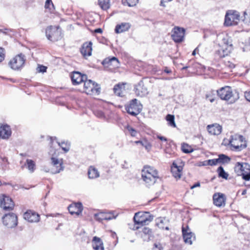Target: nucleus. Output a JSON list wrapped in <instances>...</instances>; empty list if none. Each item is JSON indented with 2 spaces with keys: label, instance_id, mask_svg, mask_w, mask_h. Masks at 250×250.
<instances>
[{
  "label": "nucleus",
  "instance_id": "nucleus-1",
  "mask_svg": "<svg viewBox=\"0 0 250 250\" xmlns=\"http://www.w3.org/2000/svg\"><path fill=\"white\" fill-rule=\"evenodd\" d=\"M142 178L147 186H150L156 183L159 176L156 169L146 166L142 170Z\"/></svg>",
  "mask_w": 250,
  "mask_h": 250
},
{
  "label": "nucleus",
  "instance_id": "nucleus-2",
  "mask_svg": "<svg viewBox=\"0 0 250 250\" xmlns=\"http://www.w3.org/2000/svg\"><path fill=\"white\" fill-rule=\"evenodd\" d=\"M49 154L52 156L51 158L50 168L44 169L46 172H49L52 174H55L60 173L63 170L64 167L63 166V160L62 159H59L54 156L56 154V150L51 148L49 151Z\"/></svg>",
  "mask_w": 250,
  "mask_h": 250
},
{
  "label": "nucleus",
  "instance_id": "nucleus-3",
  "mask_svg": "<svg viewBox=\"0 0 250 250\" xmlns=\"http://www.w3.org/2000/svg\"><path fill=\"white\" fill-rule=\"evenodd\" d=\"M133 219L135 224L133 229L136 230L148 225L153 220V217L148 212H139L135 214Z\"/></svg>",
  "mask_w": 250,
  "mask_h": 250
},
{
  "label": "nucleus",
  "instance_id": "nucleus-4",
  "mask_svg": "<svg viewBox=\"0 0 250 250\" xmlns=\"http://www.w3.org/2000/svg\"><path fill=\"white\" fill-rule=\"evenodd\" d=\"M238 176H242L243 179L250 180V165L247 163L237 162L234 167Z\"/></svg>",
  "mask_w": 250,
  "mask_h": 250
},
{
  "label": "nucleus",
  "instance_id": "nucleus-5",
  "mask_svg": "<svg viewBox=\"0 0 250 250\" xmlns=\"http://www.w3.org/2000/svg\"><path fill=\"white\" fill-rule=\"evenodd\" d=\"M229 144L232 150L237 151H241L247 146L244 137L238 134L231 136Z\"/></svg>",
  "mask_w": 250,
  "mask_h": 250
},
{
  "label": "nucleus",
  "instance_id": "nucleus-6",
  "mask_svg": "<svg viewBox=\"0 0 250 250\" xmlns=\"http://www.w3.org/2000/svg\"><path fill=\"white\" fill-rule=\"evenodd\" d=\"M47 39L52 42H56L61 39L62 32L59 26H48L45 30Z\"/></svg>",
  "mask_w": 250,
  "mask_h": 250
},
{
  "label": "nucleus",
  "instance_id": "nucleus-7",
  "mask_svg": "<svg viewBox=\"0 0 250 250\" xmlns=\"http://www.w3.org/2000/svg\"><path fill=\"white\" fill-rule=\"evenodd\" d=\"M25 61V56L21 53L10 60L8 64L13 70H19L23 67Z\"/></svg>",
  "mask_w": 250,
  "mask_h": 250
},
{
  "label": "nucleus",
  "instance_id": "nucleus-8",
  "mask_svg": "<svg viewBox=\"0 0 250 250\" xmlns=\"http://www.w3.org/2000/svg\"><path fill=\"white\" fill-rule=\"evenodd\" d=\"M84 90L87 94L97 95L100 93V85L93 81L89 80L84 82Z\"/></svg>",
  "mask_w": 250,
  "mask_h": 250
},
{
  "label": "nucleus",
  "instance_id": "nucleus-9",
  "mask_svg": "<svg viewBox=\"0 0 250 250\" xmlns=\"http://www.w3.org/2000/svg\"><path fill=\"white\" fill-rule=\"evenodd\" d=\"M125 109L128 114L132 116H136L141 112L142 105L136 99H134L125 106Z\"/></svg>",
  "mask_w": 250,
  "mask_h": 250
},
{
  "label": "nucleus",
  "instance_id": "nucleus-10",
  "mask_svg": "<svg viewBox=\"0 0 250 250\" xmlns=\"http://www.w3.org/2000/svg\"><path fill=\"white\" fill-rule=\"evenodd\" d=\"M232 49V46L231 42L229 41L228 39L224 38L220 48L217 51V53L220 57L223 58L228 56L230 53Z\"/></svg>",
  "mask_w": 250,
  "mask_h": 250
},
{
  "label": "nucleus",
  "instance_id": "nucleus-11",
  "mask_svg": "<svg viewBox=\"0 0 250 250\" xmlns=\"http://www.w3.org/2000/svg\"><path fill=\"white\" fill-rule=\"evenodd\" d=\"M240 15L236 11H229L226 13L225 19V25L227 26L235 25L238 23Z\"/></svg>",
  "mask_w": 250,
  "mask_h": 250
},
{
  "label": "nucleus",
  "instance_id": "nucleus-12",
  "mask_svg": "<svg viewBox=\"0 0 250 250\" xmlns=\"http://www.w3.org/2000/svg\"><path fill=\"white\" fill-rule=\"evenodd\" d=\"M2 222L8 228H13L18 224V217L14 213L6 214L2 217Z\"/></svg>",
  "mask_w": 250,
  "mask_h": 250
},
{
  "label": "nucleus",
  "instance_id": "nucleus-13",
  "mask_svg": "<svg viewBox=\"0 0 250 250\" xmlns=\"http://www.w3.org/2000/svg\"><path fill=\"white\" fill-rule=\"evenodd\" d=\"M0 207L3 210H11L14 207V203L12 199L4 194L0 195Z\"/></svg>",
  "mask_w": 250,
  "mask_h": 250
},
{
  "label": "nucleus",
  "instance_id": "nucleus-14",
  "mask_svg": "<svg viewBox=\"0 0 250 250\" xmlns=\"http://www.w3.org/2000/svg\"><path fill=\"white\" fill-rule=\"evenodd\" d=\"M218 96L221 99L228 101L232 97V91L230 87L225 86L217 91Z\"/></svg>",
  "mask_w": 250,
  "mask_h": 250
},
{
  "label": "nucleus",
  "instance_id": "nucleus-15",
  "mask_svg": "<svg viewBox=\"0 0 250 250\" xmlns=\"http://www.w3.org/2000/svg\"><path fill=\"white\" fill-rule=\"evenodd\" d=\"M182 234L184 242L187 244L191 245L192 241L195 239V234L191 231L188 226L182 227Z\"/></svg>",
  "mask_w": 250,
  "mask_h": 250
},
{
  "label": "nucleus",
  "instance_id": "nucleus-16",
  "mask_svg": "<svg viewBox=\"0 0 250 250\" xmlns=\"http://www.w3.org/2000/svg\"><path fill=\"white\" fill-rule=\"evenodd\" d=\"M134 92L137 96L143 97L148 94L147 88L145 86L143 81H140L134 87Z\"/></svg>",
  "mask_w": 250,
  "mask_h": 250
},
{
  "label": "nucleus",
  "instance_id": "nucleus-17",
  "mask_svg": "<svg viewBox=\"0 0 250 250\" xmlns=\"http://www.w3.org/2000/svg\"><path fill=\"white\" fill-rule=\"evenodd\" d=\"M102 64L105 67H109L111 69L118 68L120 66L119 60L115 57L104 59Z\"/></svg>",
  "mask_w": 250,
  "mask_h": 250
},
{
  "label": "nucleus",
  "instance_id": "nucleus-18",
  "mask_svg": "<svg viewBox=\"0 0 250 250\" xmlns=\"http://www.w3.org/2000/svg\"><path fill=\"white\" fill-rule=\"evenodd\" d=\"M185 30L183 28L180 27H175L173 30V34H172V39L175 42H181L184 37Z\"/></svg>",
  "mask_w": 250,
  "mask_h": 250
},
{
  "label": "nucleus",
  "instance_id": "nucleus-19",
  "mask_svg": "<svg viewBox=\"0 0 250 250\" xmlns=\"http://www.w3.org/2000/svg\"><path fill=\"white\" fill-rule=\"evenodd\" d=\"M23 218L30 223H36L40 221L39 215L36 212L30 210L27 211L24 213Z\"/></svg>",
  "mask_w": 250,
  "mask_h": 250
},
{
  "label": "nucleus",
  "instance_id": "nucleus-20",
  "mask_svg": "<svg viewBox=\"0 0 250 250\" xmlns=\"http://www.w3.org/2000/svg\"><path fill=\"white\" fill-rule=\"evenodd\" d=\"M72 83L74 85H77L82 82H84L87 79L85 75H82L79 72H74L71 75Z\"/></svg>",
  "mask_w": 250,
  "mask_h": 250
},
{
  "label": "nucleus",
  "instance_id": "nucleus-21",
  "mask_svg": "<svg viewBox=\"0 0 250 250\" xmlns=\"http://www.w3.org/2000/svg\"><path fill=\"white\" fill-rule=\"evenodd\" d=\"M95 219L101 222L103 220H110L113 219H115V216L112 213H104V212H99L95 213L94 214Z\"/></svg>",
  "mask_w": 250,
  "mask_h": 250
},
{
  "label": "nucleus",
  "instance_id": "nucleus-22",
  "mask_svg": "<svg viewBox=\"0 0 250 250\" xmlns=\"http://www.w3.org/2000/svg\"><path fill=\"white\" fill-rule=\"evenodd\" d=\"M214 204L219 207L225 205V197L223 194L221 193H215L213 196Z\"/></svg>",
  "mask_w": 250,
  "mask_h": 250
},
{
  "label": "nucleus",
  "instance_id": "nucleus-23",
  "mask_svg": "<svg viewBox=\"0 0 250 250\" xmlns=\"http://www.w3.org/2000/svg\"><path fill=\"white\" fill-rule=\"evenodd\" d=\"M68 209L71 214L79 215L82 212L83 206L81 203L72 204L68 207Z\"/></svg>",
  "mask_w": 250,
  "mask_h": 250
},
{
  "label": "nucleus",
  "instance_id": "nucleus-24",
  "mask_svg": "<svg viewBox=\"0 0 250 250\" xmlns=\"http://www.w3.org/2000/svg\"><path fill=\"white\" fill-rule=\"evenodd\" d=\"M92 43L91 42H86L83 44L81 52L84 58L91 55L92 50Z\"/></svg>",
  "mask_w": 250,
  "mask_h": 250
},
{
  "label": "nucleus",
  "instance_id": "nucleus-25",
  "mask_svg": "<svg viewBox=\"0 0 250 250\" xmlns=\"http://www.w3.org/2000/svg\"><path fill=\"white\" fill-rule=\"evenodd\" d=\"M11 135L10 126L7 125L0 126V139H7Z\"/></svg>",
  "mask_w": 250,
  "mask_h": 250
},
{
  "label": "nucleus",
  "instance_id": "nucleus-26",
  "mask_svg": "<svg viewBox=\"0 0 250 250\" xmlns=\"http://www.w3.org/2000/svg\"><path fill=\"white\" fill-rule=\"evenodd\" d=\"M222 126L217 124L210 125L207 126L208 131L210 135H219L222 132Z\"/></svg>",
  "mask_w": 250,
  "mask_h": 250
},
{
  "label": "nucleus",
  "instance_id": "nucleus-27",
  "mask_svg": "<svg viewBox=\"0 0 250 250\" xmlns=\"http://www.w3.org/2000/svg\"><path fill=\"white\" fill-rule=\"evenodd\" d=\"M131 27V24L129 22H122L117 24L115 28V31L116 33H122L127 31Z\"/></svg>",
  "mask_w": 250,
  "mask_h": 250
},
{
  "label": "nucleus",
  "instance_id": "nucleus-28",
  "mask_svg": "<svg viewBox=\"0 0 250 250\" xmlns=\"http://www.w3.org/2000/svg\"><path fill=\"white\" fill-rule=\"evenodd\" d=\"M92 247L94 250H104L102 240L97 236H94L93 238Z\"/></svg>",
  "mask_w": 250,
  "mask_h": 250
},
{
  "label": "nucleus",
  "instance_id": "nucleus-29",
  "mask_svg": "<svg viewBox=\"0 0 250 250\" xmlns=\"http://www.w3.org/2000/svg\"><path fill=\"white\" fill-rule=\"evenodd\" d=\"M182 168L178 167L175 163H173L171 168V171L173 176L176 179H180L181 176Z\"/></svg>",
  "mask_w": 250,
  "mask_h": 250
},
{
  "label": "nucleus",
  "instance_id": "nucleus-30",
  "mask_svg": "<svg viewBox=\"0 0 250 250\" xmlns=\"http://www.w3.org/2000/svg\"><path fill=\"white\" fill-rule=\"evenodd\" d=\"M88 177L90 179H94L99 177L100 174L98 170L94 167L91 166L88 171Z\"/></svg>",
  "mask_w": 250,
  "mask_h": 250
},
{
  "label": "nucleus",
  "instance_id": "nucleus-31",
  "mask_svg": "<svg viewBox=\"0 0 250 250\" xmlns=\"http://www.w3.org/2000/svg\"><path fill=\"white\" fill-rule=\"evenodd\" d=\"M166 223L167 220L166 218H159L156 220V225L159 228L168 230V227L166 225Z\"/></svg>",
  "mask_w": 250,
  "mask_h": 250
},
{
  "label": "nucleus",
  "instance_id": "nucleus-32",
  "mask_svg": "<svg viewBox=\"0 0 250 250\" xmlns=\"http://www.w3.org/2000/svg\"><path fill=\"white\" fill-rule=\"evenodd\" d=\"M25 165L26 166L28 170L31 173H33L36 169L35 163L31 159H27Z\"/></svg>",
  "mask_w": 250,
  "mask_h": 250
},
{
  "label": "nucleus",
  "instance_id": "nucleus-33",
  "mask_svg": "<svg viewBox=\"0 0 250 250\" xmlns=\"http://www.w3.org/2000/svg\"><path fill=\"white\" fill-rule=\"evenodd\" d=\"M99 5L102 9L106 10L109 8V0H99Z\"/></svg>",
  "mask_w": 250,
  "mask_h": 250
},
{
  "label": "nucleus",
  "instance_id": "nucleus-34",
  "mask_svg": "<svg viewBox=\"0 0 250 250\" xmlns=\"http://www.w3.org/2000/svg\"><path fill=\"white\" fill-rule=\"evenodd\" d=\"M217 172L218 173L219 177H222L225 179H228L229 174L225 171L222 167L220 166L218 168Z\"/></svg>",
  "mask_w": 250,
  "mask_h": 250
},
{
  "label": "nucleus",
  "instance_id": "nucleus-35",
  "mask_svg": "<svg viewBox=\"0 0 250 250\" xmlns=\"http://www.w3.org/2000/svg\"><path fill=\"white\" fill-rule=\"evenodd\" d=\"M58 146H60L63 150H64L65 152H68L70 149V144L66 142H62V143L57 142Z\"/></svg>",
  "mask_w": 250,
  "mask_h": 250
},
{
  "label": "nucleus",
  "instance_id": "nucleus-36",
  "mask_svg": "<svg viewBox=\"0 0 250 250\" xmlns=\"http://www.w3.org/2000/svg\"><path fill=\"white\" fill-rule=\"evenodd\" d=\"M139 0H122V3L124 5H127L129 7L135 6L138 2Z\"/></svg>",
  "mask_w": 250,
  "mask_h": 250
},
{
  "label": "nucleus",
  "instance_id": "nucleus-37",
  "mask_svg": "<svg viewBox=\"0 0 250 250\" xmlns=\"http://www.w3.org/2000/svg\"><path fill=\"white\" fill-rule=\"evenodd\" d=\"M219 163H228L229 162L230 159L227 156L224 154H221L219 156V158H217Z\"/></svg>",
  "mask_w": 250,
  "mask_h": 250
},
{
  "label": "nucleus",
  "instance_id": "nucleus-38",
  "mask_svg": "<svg viewBox=\"0 0 250 250\" xmlns=\"http://www.w3.org/2000/svg\"><path fill=\"white\" fill-rule=\"evenodd\" d=\"M182 150L185 153H189L193 151V149L190 146L185 143L182 145Z\"/></svg>",
  "mask_w": 250,
  "mask_h": 250
},
{
  "label": "nucleus",
  "instance_id": "nucleus-39",
  "mask_svg": "<svg viewBox=\"0 0 250 250\" xmlns=\"http://www.w3.org/2000/svg\"><path fill=\"white\" fill-rule=\"evenodd\" d=\"M166 119L168 122L170 126L175 127L176 124L174 121V116L173 115L168 114L166 117Z\"/></svg>",
  "mask_w": 250,
  "mask_h": 250
},
{
  "label": "nucleus",
  "instance_id": "nucleus-40",
  "mask_svg": "<svg viewBox=\"0 0 250 250\" xmlns=\"http://www.w3.org/2000/svg\"><path fill=\"white\" fill-rule=\"evenodd\" d=\"M243 21L247 25H250V11L244 12Z\"/></svg>",
  "mask_w": 250,
  "mask_h": 250
},
{
  "label": "nucleus",
  "instance_id": "nucleus-41",
  "mask_svg": "<svg viewBox=\"0 0 250 250\" xmlns=\"http://www.w3.org/2000/svg\"><path fill=\"white\" fill-rule=\"evenodd\" d=\"M114 92L115 94L119 96H123L122 93V89H121V86L119 84H117L115 85L114 88H113Z\"/></svg>",
  "mask_w": 250,
  "mask_h": 250
},
{
  "label": "nucleus",
  "instance_id": "nucleus-42",
  "mask_svg": "<svg viewBox=\"0 0 250 250\" xmlns=\"http://www.w3.org/2000/svg\"><path fill=\"white\" fill-rule=\"evenodd\" d=\"M142 146H144L146 149L148 151L151 149L152 147V145L150 144V143L146 139L143 140Z\"/></svg>",
  "mask_w": 250,
  "mask_h": 250
},
{
  "label": "nucleus",
  "instance_id": "nucleus-43",
  "mask_svg": "<svg viewBox=\"0 0 250 250\" xmlns=\"http://www.w3.org/2000/svg\"><path fill=\"white\" fill-rule=\"evenodd\" d=\"M215 94L212 92L206 95V99L209 101L210 103H213L215 101Z\"/></svg>",
  "mask_w": 250,
  "mask_h": 250
},
{
  "label": "nucleus",
  "instance_id": "nucleus-44",
  "mask_svg": "<svg viewBox=\"0 0 250 250\" xmlns=\"http://www.w3.org/2000/svg\"><path fill=\"white\" fill-rule=\"evenodd\" d=\"M94 113L96 116L100 118H104V114L101 110H97L94 112Z\"/></svg>",
  "mask_w": 250,
  "mask_h": 250
},
{
  "label": "nucleus",
  "instance_id": "nucleus-45",
  "mask_svg": "<svg viewBox=\"0 0 250 250\" xmlns=\"http://www.w3.org/2000/svg\"><path fill=\"white\" fill-rule=\"evenodd\" d=\"M225 65L226 66L229 68L230 69L234 68L235 66V64L234 63V62L229 61H226Z\"/></svg>",
  "mask_w": 250,
  "mask_h": 250
},
{
  "label": "nucleus",
  "instance_id": "nucleus-46",
  "mask_svg": "<svg viewBox=\"0 0 250 250\" xmlns=\"http://www.w3.org/2000/svg\"><path fill=\"white\" fill-rule=\"evenodd\" d=\"M127 129L129 132V133H130V134L132 136L134 137V136H136V135L137 134V132L136 130H135L134 129H133V128H132L130 126H127Z\"/></svg>",
  "mask_w": 250,
  "mask_h": 250
},
{
  "label": "nucleus",
  "instance_id": "nucleus-47",
  "mask_svg": "<svg viewBox=\"0 0 250 250\" xmlns=\"http://www.w3.org/2000/svg\"><path fill=\"white\" fill-rule=\"evenodd\" d=\"M46 69H47V67L44 66H43V65H39L37 68V71L38 72H46Z\"/></svg>",
  "mask_w": 250,
  "mask_h": 250
},
{
  "label": "nucleus",
  "instance_id": "nucleus-48",
  "mask_svg": "<svg viewBox=\"0 0 250 250\" xmlns=\"http://www.w3.org/2000/svg\"><path fill=\"white\" fill-rule=\"evenodd\" d=\"M209 166H215L218 164V160L217 159H209L208 160Z\"/></svg>",
  "mask_w": 250,
  "mask_h": 250
},
{
  "label": "nucleus",
  "instance_id": "nucleus-49",
  "mask_svg": "<svg viewBox=\"0 0 250 250\" xmlns=\"http://www.w3.org/2000/svg\"><path fill=\"white\" fill-rule=\"evenodd\" d=\"M5 57V53L2 48L0 47V62H2Z\"/></svg>",
  "mask_w": 250,
  "mask_h": 250
},
{
  "label": "nucleus",
  "instance_id": "nucleus-50",
  "mask_svg": "<svg viewBox=\"0 0 250 250\" xmlns=\"http://www.w3.org/2000/svg\"><path fill=\"white\" fill-rule=\"evenodd\" d=\"M162 247L161 244L160 243H155L154 245V247L153 248V250H162Z\"/></svg>",
  "mask_w": 250,
  "mask_h": 250
},
{
  "label": "nucleus",
  "instance_id": "nucleus-51",
  "mask_svg": "<svg viewBox=\"0 0 250 250\" xmlns=\"http://www.w3.org/2000/svg\"><path fill=\"white\" fill-rule=\"evenodd\" d=\"M51 5L53 7L54 6L51 0H46L45 4V8H50V5Z\"/></svg>",
  "mask_w": 250,
  "mask_h": 250
},
{
  "label": "nucleus",
  "instance_id": "nucleus-52",
  "mask_svg": "<svg viewBox=\"0 0 250 250\" xmlns=\"http://www.w3.org/2000/svg\"><path fill=\"white\" fill-rule=\"evenodd\" d=\"M142 231L145 234H149L151 232L150 229L147 227H144L142 230Z\"/></svg>",
  "mask_w": 250,
  "mask_h": 250
},
{
  "label": "nucleus",
  "instance_id": "nucleus-53",
  "mask_svg": "<svg viewBox=\"0 0 250 250\" xmlns=\"http://www.w3.org/2000/svg\"><path fill=\"white\" fill-rule=\"evenodd\" d=\"M9 31H11V30L7 28L0 29V33H3L5 35H8Z\"/></svg>",
  "mask_w": 250,
  "mask_h": 250
},
{
  "label": "nucleus",
  "instance_id": "nucleus-54",
  "mask_svg": "<svg viewBox=\"0 0 250 250\" xmlns=\"http://www.w3.org/2000/svg\"><path fill=\"white\" fill-rule=\"evenodd\" d=\"M245 97L247 100L250 102V90L245 92Z\"/></svg>",
  "mask_w": 250,
  "mask_h": 250
},
{
  "label": "nucleus",
  "instance_id": "nucleus-55",
  "mask_svg": "<svg viewBox=\"0 0 250 250\" xmlns=\"http://www.w3.org/2000/svg\"><path fill=\"white\" fill-rule=\"evenodd\" d=\"M200 166H209L208 160L201 162V164L200 165Z\"/></svg>",
  "mask_w": 250,
  "mask_h": 250
},
{
  "label": "nucleus",
  "instance_id": "nucleus-56",
  "mask_svg": "<svg viewBox=\"0 0 250 250\" xmlns=\"http://www.w3.org/2000/svg\"><path fill=\"white\" fill-rule=\"evenodd\" d=\"M157 138L162 141L166 142L167 141V139L166 138H165V137L162 136L158 135Z\"/></svg>",
  "mask_w": 250,
  "mask_h": 250
},
{
  "label": "nucleus",
  "instance_id": "nucleus-57",
  "mask_svg": "<svg viewBox=\"0 0 250 250\" xmlns=\"http://www.w3.org/2000/svg\"><path fill=\"white\" fill-rule=\"evenodd\" d=\"M200 186V184L199 182H197L195 183L194 185H193L191 187V188L193 189L194 188H195L196 187H199Z\"/></svg>",
  "mask_w": 250,
  "mask_h": 250
},
{
  "label": "nucleus",
  "instance_id": "nucleus-58",
  "mask_svg": "<svg viewBox=\"0 0 250 250\" xmlns=\"http://www.w3.org/2000/svg\"><path fill=\"white\" fill-rule=\"evenodd\" d=\"M95 32L101 33L102 32V30L101 28H97L95 29Z\"/></svg>",
  "mask_w": 250,
  "mask_h": 250
},
{
  "label": "nucleus",
  "instance_id": "nucleus-59",
  "mask_svg": "<svg viewBox=\"0 0 250 250\" xmlns=\"http://www.w3.org/2000/svg\"><path fill=\"white\" fill-rule=\"evenodd\" d=\"M197 51H198V47L196 48L192 52V55L194 56L195 55V54H196V52Z\"/></svg>",
  "mask_w": 250,
  "mask_h": 250
},
{
  "label": "nucleus",
  "instance_id": "nucleus-60",
  "mask_svg": "<svg viewBox=\"0 0 250 250\" xmlns=\"http://www.w3.org/2000/svg\"><path fill=\"white\" fill-rule=\"evenodd\" d=\"M136 144H140L141 145H142V143H143V140H140V141H137L135 142Z\"/></svg>",
  "mask_w": 250,
  "mask_h": 250
},
{
  "label": "nucleus",
  "instance_id": "nucleus-61",
  "mask_svg": "<svg viewBox=\"0 0 250 250\" xmlns=\"http://www.w3.org/2000/svg\"><path fill=\"white\" fill-rule=\"evenodd\" d=\"M164 71L167 73H169L171 72L170 70L167 69V68H165Z\"/></svg>",
  "mask_w": 250,
  "mask_h": 250
},
{
  "label": "nucleus",
  "instance_id": "nucleus-62",
  "mask_svg": "<svg viewBox=\"0 0 250 250\" xmlns=\"http://www.w3.org/2000/svg\"><path fill=\"white\" fill-rule=\"evenodd\" d=\"M247 193V190L246 189H244L242 191V195H245Z\"/></svg>",
  "mask_w": 250,
  "mask_h": 250
},
{
  "label": "nucleus",
  "instance_id": "nucleus-63",
  "mask_svg": "<svg viewBox=\"0 0 250 250\" xmlns=\"http://www.w3.org/2000/svg\"><path fill=\"white\" fill-rule=\"evenodd\" d=\"M160 5L161 6H165V4H164V1L163 0H162L161 1V4Z\"/></svg>",
  "mask_w": 250,
  "mask_h": 250
},
{
  "label": "nucleus",
  "instance_id": "nucleus-64",
  "mask_svg": "<svg viewBox=\"0 0 250 250\" xmlns=\"http://www.w3.org/2000/svg\"><path fill=\"white\" fill-rule=\"evenodd\" d=\"M3 162H7V158H3V160H2Z\"/></svg>",
  "mask_w": 250,
  "mask_h": 250
}]
</instances>
